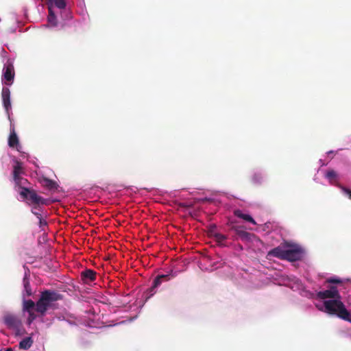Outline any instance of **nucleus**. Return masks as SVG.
I'll return each instance as SVG.
<instances>
[{
    "label": "nucleus",
    "mask_w": 351,
    "mask_h": 351,
    "mask_svg": "<svg viewBox=\"0 0 351 351\" xmlns=\"http://www.w3.org/2000/svg\"><path fill=\"white\" fill-rule=\"evenodd\" d=\"M36 305L32 300H25L23 302V310L27 311L28 313H31V311L36 308Z\"/></svg>",
    "instance_id": "obj_17"
},
{
    "label": "nucleus",
    "mask_w": 351,
    "mask_h": 351,
    "mask_svg": "<svg viewBox=\"0 0 351 351\" xmlns=\"http://www.w3.org/2000/svg\"><path fill=\"white\" fill-rule=\"evenodd\" d=\"M88 224H89V226H93V223H91V221H90V218H89V222H88Z\"/></svg>",
    "instance_id": "obj_34"
},
{
    "label": "nucleus",
    "mask_w": 351,
    "mask_h": 351,
    "mask_svg": "<svg viewBox=\"0 0 351 351\" xmlns=\"http://www.w3.org/2000/svg\"><path fill=\"white\" fill-rule=\"evenodd\" d=\"M62 299V296L58 292L53 290H45L41 292L40 297L36 302V311L45 315L47 311L53 306V303Z\"/></svg>",
    "instance_id": "obj_2"
},
{
    "label": "nucleus",
    "mask_w": 351,
    "mask_h": 351,
    "mask_svg": "<svg viewBox=\"0 0 351 351\" xmlns=\"http://www.w3.org/2000/svg\"><path fill=\"white\" fill-rule=\"evenodd\" d=\"M27 199L34 205L45 204L46 200L37 195L35 191L31 190Z\"/></svg>",
    "instance_id": "obj_9"
},
{
    "label": "nucleus",
    "mask_w": 351,
    "mask_h": 351,
    "mask_svg": "<svg viewBox=\"0 0 351 351\" xmlns=\"http://www.w3.org/2000/svg\"><path fill=\"white\" fill-rule=\"evenodd\" d=\"M24 173L23 167V163L19 160L14 161V165L13 166L12 178L13 179H17L18 177L21 176V174Z\"/></svg>",
    "instance_id": "obj_10"
},
{
    "label": "nucleus",
    "mask_w": 351,
    "mask_h": 351,
    "mask_svg": "<svg viewBox=\"0 0 351 351\" xmlns=\"http://www.w3.org/2000/svg\"><path fill=\"white\" fill-rule=\"evenodd\" d=\"M340 188L347 195H348L349 198L351 199V190L342 186H341Z\"/></svg>",
    "instance_id": "obj_27"
},
{
    "label": "nucleus",
    "mask_w": 351,
    "mask_h": 351,
    "mask_svg": "<svg viewBox=\"0 0 351 351\" xmlns=\"http://www.w3.org/2000/svg\"><path fill=\"white\" fill-rule=\"evenodd\" d=\"M15 186L19 188L26 187L25 186L28 184V181L27 179L19 176L17 179H13Z\"/></svg>",
    "instance_id": "obj_18"
},
{
    "label": "nucleus",
    "mask_w": 351,
    "mask_h": 351,
    "mask_svg": "<svg viewBox=\"0 0 351 351\" xmlns=\"http://www.w3.org/2000/svg\"><path fill=\"white\" fill-rule=\"evenodd\" d=\"M174 276L171 274H166V275H158L157 276L154 281L152 286L147 289V294L149 295L148 298L154 295L156 293V289L163 282L169 280L171 278H173Z\"/></svg>",
    "instance_id": "obj_4"
},
{
    "label": "nucleus",
    "mask_w": 351,
    "mask_h": 351,
    "mask_svg": "<svg viewBox=\"0 0 351 351\" xmlns=\"http://www.w3.org/2000/svg\"><path fill=\"white\" fill-rule=\"evenodd\" d=\"M14 77V66L10 62H7L3 69V80L6 85H10Z\"/></svg>",
    "instance_id": "obj_6"
},
{
    "label": "nucleus",
    "mask_w": 351,
    "mask_h": 351,
    "mask_svg": "<svg viewBox=\"0 0 351 351\" xmlns=\"http://www.w3.org/2000/svg\"><path fill=\"white\" fill-rule=\"evenodd\" d=\"M19 144V138L15 132L14 129L13 128L10 131V134L8 138V145L10 147H16Z\"/></svg>",
    "instance_id": "obj_12"
},
{
    "label": "nucleus",
    "mask_w": 351,
    "mask_h": 351,
    "mask_svg": "<svg viewBox=\"0 0 351 351\" xmlns=\"http://www.w3.org/2000/svg\"><path fill=\"white\" fill-rule=\"evenodd\" d=\"M324 307L327 313L335 314L344 320H350V312L345 308L343 303L340 300H326L324 302Z\"/></svg>",
    "instance_id": "obj_3"
},
{
    "label": "nucleus",
    "mask_w": 351,
    "mask_h": 351,
    "mask_svg": "<svg viewBox=\"0 0 351 351\" xmlns=\"http://www.w3.org/2000/svg\"><path fill=\"white\" fill-rule=\"evenodd\" d=\"M96 276H97V273L89 269V287L91 285V282L95 281L96 280ZM90 293H94L93 291H90V289L89 288V304H90L91 301L90 300H93V302L95 303L97 302V300L95 298H93L91 295H90Z\"/></svg>",
    "instance_id": "obj_14"
},
{
    "label": "nucleus",
    "mask_w": 351,
    "mask_h": 351,
    "mask_svg": "<svg viewBox=\"0 0 351 351\" xmlns=\"http://www.w3.org/2000/svg\"><path fill=\"white\" fill-rule=\"evenodd\" d=\"M234 214L236 217H237L239 218H241V219H242L246 221L250 222L253 224H256L255 221L250 215L243 213V212L241 210H235L234 211Z\"/></svg>",
    "instance_id": "obj_15"
},
{
    "label": "nucleus",
    "mask_w": 351,
    "mask_h": 351,
    "mask_svg": "<svg viewBox=\"0 0 351 351\" xmlns=\"http://www.w3.org/2000/svg\"><path fill=\"white\" fill-rule=\"evenodd\" d=\"M21 191L19 193L20 195L23 197V198H25V199H27L28 196H29V193L30 192V189L27 188V187H23V188H21Z\"/></svg>",
    "instance_id": "obj_23"
},
{
    "label": "nucleus",
    "mask_w": 351,
    "mask_h": 351,
    "mask_svg": "<svg viewBox=\"0 0 351 351\" xmlns=\"http://www.w3.org/2000/svg\"><path fill=\"white\" fill-rule=\"evenodd\" d=\"M304 254L303 249L298 245L289 241H285L267 252V257L278 258L280 260L295 262L302 259Z\"/></svg>",
    "instance_id": "obj_1"
},
{
    "label": "nucleus",
    "mask_w": 351,
    "mask_h": 351,
    "mask_svg": "<svg viewBox=\"0 0 351 351\" xmlns=\"http://www.w3.org/2000/svg\"><path fill=\"white\" fill-rule=\"evenodd\" d=\"M234 230L236 234L243 241H248L250 239L251 234L242 230L240 227H234Z\"/></svg>",
    "instance_id": "obj_13"
},
{
    "label": "nucleus",
    "mask_w": 351,
    "mask_h": 351,
    "mask_svg": "<svg viewBox=\"0 0 351 351\" xmlns=\"http://www.w3.org/2000/svg\"><path fill=\"white\" fill-rule=\"evenodd\" d=\"M36 318V315H34L33 311H31V313H29V323Z\"/></svg>",
    "instance_id": "obj_30"
},
{
    "label": "nucleus",
    "mask_w": 351,
    "mask_h": 351,
    "mask_svg": "<svg viewBox=\"0 0 351 351\" xmlns=\"http://www.w3.org/2000/svg\"><path fill=\"white\" fill-rule=\"evenodd\" d=\"M317 296L321 299L340 298L338 290L335 287H331L328 290L318 292Z\"/></svg>",
    "instance_id": "obj_7"
},
{
    "label": "nucleus",
    "mask_w": 351,
    "mask_h": 351,
    "mask_svg": "<svg viewBox=\"0 0 351 351\" xmlns=\"http://www.w3.org/2000/svg\"><path fill=\"white\" fill-rule=\"evenodd\" d=\"M263 181V177L261 173H256L252 177V182L254 184H261Z\"/></svg>",
    "instance_id": "obj_21"
},
{
    "label": "nucleus",
    "mask_w": 351,
    "mask_h": 351,
    "mask_svg": "<svg viewBox=\"0 0 351 351\" xmlns=\"http://www.w3.org/2000/svg\"><path fill=\"white\" fill-rule=\"evenodd\" d=\"M327 282H330V283L339 284V283L341 282V280L340 279H338V278H331L328 279Z\"/></svg>",
    "instance_id": "obj_28"
},
{
    "label": "nucleus",
    "mask_w": 351,
    "mask_h": 351,
    "mask_svg": "<svg viewBox=\"0 0 351 351\" xmlns=\"http://www.w3.org/2000/svg\"><path fill=\"white\" fill-rule=\"evenodd\" d=\"M23 285L25 288V291L28 296L31 295L32 294V289L30 287L29 280V278L25 276L23 278Z\"/></svg>",
    "instance_id": "obj_19"
},
{
    "label": "nucleus",
    "mask_w": 351,
    "mask_h": 351,
    "mask_svg": "<svg viewBox=\"0 0 351 351\" xmlns=\"http://www.w3.org/2000/svg\"><path fill=\"white\" fill-rule=\"evenodd\" d=\"M39 211V206H37V205H35L33 208V210H32V213L37 216L38 218H40V217L41 216L40 213L38 212Z\"/></svg>",
    "instance_id": "obj_26"
},
{
    "label": "nucleus",
    "mask_w": 351,
    "mask_h": 351,
    "mask_svg": "<svg viewBox=\"0 0 351 351\" xmlns=\"http://www.w3.org/2000/svg\"><path fill=\"white\" fill-rule=\"evenodd\" d=\"M81 279L85 285L88 282V269H85L81 274Z\"/></svg>",
    "instance_id": "obj_25"
},
{
    "label": "nucleus",
    "mask_w": 351,
    "mask_h": 351,
    "mask_svg": "<svg viewBox=\"0 0 351 351\" xmlns=\"http://www.w3.org/2000/svg\"><path fill=\"white\" fill-rule=\"evenodd\" d=\"M337 173L332 169L328 170L326 174V177L329 180L335 179L337 178Z\"/></svg>",
    "instance_id": "obj_24"
},
{
    "label": "nucleus",
    "mask_w": 351,
    "mask_h": 351,
    "mask_svg": "<svg viewBox=\"0 0 351 351\" xmlns=\"http://www.w3.org/2000/svg\"><path fill=\"white\" fill-rule=\"evenodd\" d=\"M5 351H14L11 348H7Z\"/></svg>",
    "instance_id": "obj_33"
},
{
    "label": "nucleus",
    "mask_w": 351,
    "mask_h": 351,
    "mask_svg": "<svg viewBox=\"0 0 351 351\" xmlns=\"http://www.w3.org/2000/svg\"><path fill=\"white\" fill-rule=\"evenodd\" d=\"M49 16H48V21L53 25H56L57 23L56 18L53 13L51 6H49Z\"/></svg>",
    "instance_id": "obj_20"
},
{
    "label": "nucleus",
    "mask_w": 351,
    "mask_h": 351,
    "mask_svg": "<svg viewBox=\"0 0 351 351\" xmlns=\"http://www.w3.org/2000/svg\"><path fill=\"white\" fill-rule=\"evenodd\" d=\"M40 183L42 184L43 186L45 187L46 189L51 190V191H55L58 189V184L56 182L50 180L47 178H44L41 181Z\"/></svg>",
    "instance_id": "obj_11"
},
{
    "label": "nucleus",
    "mask_w": 351,
    "mask_h": 351,
    "mask_svg": "<svg viewBox=\"0 0 351 351\" xmlns=\"http://www.w3.org/2000/svg\"><path fill=\"white\" fill-rule=\"evenodd\" d=\"M3 322L9 328L18 329L21 326L20 318L10 313H7L3 316Z\"/></svg>",
    "instance_id": "obj_5"
},
{
    "label": "nucleus",
    "mask_w": 351,
    "mask_h": 351,
    "mask_svg": "<svg viewBox=\"0 0 351 351\" xmlns=\"http://www.w3.org/2000/svg\"><path fill=\"white\" fill-rule=\"evenodd\" d=\"M215 237L219 241H225L226 239V237L221 234H216Z\"/></svg>",
    "instance_id": "obj_29"
},
{
    "label": "nucleus",
    "mask_w": 351,
    "mask_h": 351,
    "mask_svg": "<svg viewBox=\"0 0 351 351\" xmlns=\"http://www.w3.org/2000/svg\"><path fill=\"white\" fill-rule=\"evenodd\" d=\"M89 232H91V235H93L94 233H96V230L95 229H93L91 230H89Z\"/></svg>",
    "instance_id": "obj_32"
},
{
    "label": "nucleus",
    "mask_w": 351,
    "mask_h": 351,
    "mask_svg": "<svg viewBox=\"0 0 351 351\" xmlns=\"http://www.w3.org/2000/svg\"><path fill=\"white\" fill-rule=\"evenodd\" d=\"M348 322H351V315L350 314V320H348Z\"/></svg>",
    "instance_id": "obj_36"
},
{
    "label": "nucleus",
    "mask_w": 351,
    "mask_h": 351,
    "mask_svg": "<svg viewBox=\"0 0 351 351\" xmlns=\"http://www.w3.org/2000/svg\"><path fill=\"white\" fill-rule=\"evenodd\" d=\"M93 314H95V313H96V311H95V310L94 309V308H93Z\"/></svg>",
    "instance_id": "obj_35"
},
{
    "label": "nucleus",
    "mask_w": 351,
    "mask_h": 351,
    "mask_svg": "<svg viewBox=\"0 0 351 351\" xmlns=\"http://www.w3.org/2000/svg\"><path fill=\"white\" fill-rule=\"evenodd\" d=\"M1 97L3 105L6 110L8 112L9 110L11 108V102H10V90L7 87H3L1 91Z\"/></svg>",
    "instance_id": "obj_8"
},
{
    "label": "nucleus",
    "mask_w": 351,
    "mask_h": 351,
    "mask_svg": "<svg viewBox=\"0 0 351 351\" xmlns=\"http://www.w3.org/2000/svg\"><path fill=\"white\" fill-rule=\"evenodd\" d=\"M34 341L31 337H27L19 342V348L22 350L29 349L33 344Z\"/></svg>",
    "instance_id": "obj_16"
},
{
    "label": "nucleus",
    "mask_w": 351,
    "mask_h": 351,
    "mask_svg": "<svg viewBox=\"0 0 351 351\" xmlns=\"http://www.w3.org/2000/svg\"><path fill=\"white\" fill-rule=\"evenodd\" d=\"M51 4H53L58 8L62 10L66 7V2L64 0H49Z\"/></svg>",
    "instance_id": "obj_22"
},
{
    "label": "nucleus",
    "mask_w": 351,
    "mask_h": 351,
    "mask_svg": "<svg viewBox=\"0 0 351 351\" xmlns=\"http://www.w3.org/2000/svg\"><path fill=\"white\" fill-rule=\"evenodd\" d=\"M88 326H89V327H92V326H91V324H90V322H89Z\"/></svg>",
    "instance_id": "obj_37"
},
{
    "label": "nucleus",
    "mask_w": 351,
    "mask_h": 351,
    "mask_svg": "<svg viewBox=\"0 0 351 351\" xmlns=\"http://www.w3.org/2000/svg\"><path fill=\"white\" fill-rule=\"evenodd\" d=\"M39 220H40V226H46L47 225V222L45 221V220H43L42 218H41V216L40 217V218H38Z\"/></svg>",
    "instance_id": "obj_31"
}]
</instances>
